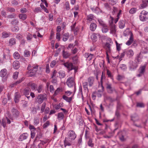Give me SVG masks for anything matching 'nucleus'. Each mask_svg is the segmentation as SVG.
<instances>
[{"label":"nucleus","mask_w":148,"mask_h":148,"mask_svg":"<svg viewBox=\"0 0 148 148\" xmlns=\"http://www.w3.org/2000/svg\"><path fill=\"white\" fill-rule=\"evenodd\" d=\"M68 137L71 140H74L76 137V135L75 132L73 130L69 131L67 134Z\"/></svg>","instance_id":"nucleus-5"},{"label":"nucleus","mask_w":148,"mask_h":148,"mask_svg":"<svg viewBox=\"0 0 148 148\" xmlns=\"http://www.w3.org/2000/svg\"><path fill=\"white\" fill-rule=\"evenodd\" d=\"M27 133H23L18 138V140L19 141H22L26 139L27 137Z\"/></svg>","instance_id":"nucleus-16"},{"label":"nucleus","mask_w":148,"mask_h":148,"mask_svg":"<svg viewBox=\"0 0 148 148\" xmlns=\"http://www.w3.org/2000/svg\"><path fill=\"white\" fill-rule=\"evenodd\" d=\"M23 108H25L28 106V102L25 101L23 100Z\"/></svg>","instance_id":"nucleus-63"},{"label":"nucleus","mask_w":148,"mask_h":148,"mask_svg":"<svg viewBox=\"0 0 148 148\" xmlns=\"http://www.w3.org/2000/svg\"><path fill=\"white\" fill-rule=\"evenodd\" d=\"M106 88L108 92L109 93H112L114 90V89L112 87V85L110 84H107Z\"/></svg>","instance_id":"nucleus-14"},{"label":"nucleus","mask_w":148,"mask_h":148,"mask_svg":"<svg viewBox=\"0 0 148 148\" xmlns=\"http://www.w3.org/2000/svg\"><path fill=\"white\" fill-rule=\"evenodd\" d=\"M110 33L112 34H115L116 31L115 25L113 24V22L112 21L111 23H110Z\"/></svg>","instance_id":"nucleus-10"},{"label":"nucleus","mask_w":148,"mask_h":148,"mask_svg":"<svg viewBox=\"0 0 148 148\" xmlns=\"http://www.w3.org/2000/svg\"><path fill=\"white\" fill-rule=\"evenodd\" d=\"M69 33H65L64 34L62 40L64 41H66L69 37Z\"/></svg>","instance_id":"nucleus-31"},{"label":"nucleus","mask_w":148,"mask_h":148,"mask_svg":"<svg viewBox=\"0 0 148 148\" xmlns=\"http://www.w3.org/2000/svg\"><path fill=\"white\" fill-rule=\"evenodd\" d=\"M90 8L93 12L96 13L99 12V9L98 7H92V6H91Z\"/></svg>","instance_id":"nucleus-32"},{"label":"nucleus","mask_w":148,"mask_h":148,"mask_svg":"<svg viewBox=\"0 0 148 148\" xmlns=\"http://www.w3.org/2000/svg\"><path fill=\"white\" fill-rule=\"evenodd\" d=\"M88 146L91 147H93L94 145V144L92 143V140L91 139H90L87 143Z\"/></svg>","instance_id":"nucleus-39"},{"label":"nucleus","mask_w":148,"mask_h":148,"mask_svg":"<svg viewBox=\"0 0 148 148\" xmlns=\"http://www.w3.org/2000/svg\"><path fill=\"white\" fill-rule=\"evenodd\" d=\"M19 21L17 19H14L11 22V23L13 25H18Z\"/></svg>","instance_id":"nucleus-38"},{"label":"nucleus","mask_w":148,"mask_h":148,"mask_svg":"<svg viewBox=\"0 0 148 148\" xmlns=\"http://www.w3.org/2000/svg\"><path fill=\"white\" fill-rule=\"evenodd\" d=\"M66 84L69 87H71L73 86L75 84L74 81V78L73 77H69L67 80Z\"/></svg>","instance_id":"nucleus-7"},{"label":"nucleus","mask_w":148,"mask_h":148,"mask_svg":"<svg viewBox=\"0 0 148 148\" xmlns=\"http://www.w3.org/2000/svg\"><path fill=\"white\" fill-rule=\"evenodd\" d=\"M131 120L134 122H135L138 119V117L136 114H134L132 115L131 116Z\"/></svg>","instance_id":"nucleus-24"},{"label":"nucleus","mask_w":148,"mask_h":148,"mask_svg":"<svg viewBox=\"0 0 148 148\" xmlns=\"http://www.w3.org/2000/svg\"><path fill=\"white\" fill-rule=\"evenodd\" d=\"M10 35V33H8L6 32H3L2 34V37L4 38L8 37Z\"/></svg>","instance_id":"nucleus-37"},{"label":"nucleus","mask_w":148,"mask_h":148,"mask_svg":"<svg viewBox=\"0 0 148 148\" xmlns=\"http://www.w3.org/2000/svg\"><path fill=\"white\" fill-rule=\"evenodd\" d=\"M140 21H146L148 19V12L145 10L142 11L139 16Z\"/></svg>","instance_id":"nucleus-4"},{"label":"nucleus","mask_w":148,"mask_h":148,"mask_svg":"<svg viewBox=\"0 0 148 148\" xmlns=\"http://www.w3.org/2000/svg\"><path fill=\"white\" fill-rule=\"evenodd\" d=\"M82 86L83 88L87 92H88V83L87 82H84L82 83Z\"/></svg>","instance_id":"nucleus-28"},{"label":"nucleus","mask_w":148,"mask_h":148,"mask_svg":"<svg viewBox=\"0 0 148 148\" xmlns=\"http://www.w3.org/2000/svg\"><path fill=\"white\" fill-rule=\"evenodd\" d=\"M125 52H124V50L123 51V52L122 53L120 56V58L119 59L120 60V61H121L122 60V58H124L125 55Z\"/></svg>","instance_id":"nucleus-62"},{"label":"nucleus","mask_w":148,"mask_h":148,"mask_svg":"<svg viewBox=\"0 0 148 148\" xmlns=\"http://www.w3.org/2000/svg\"><path fill=\"white\" fill-rule=\"evenodd\" d=\"M124 52H125L127 56L129 58L133 56L134 54L133 51L131 49L125 50H124Z\"/></svg>","instance_id":"nucleus-8"},{"label":"nucleus","mask_w":148,"mask_h":148,"mask_svg":"<svg viewBox=\"0 0 148 148\" xmlns=\"http://www.w3.org/2000/svg\"><path fill=\"white\" fill-rule=\"evenodd\" d=\"M86 19L87 22H90L94 20V16L92 14H89L87 16Z\"/></svg>","instance_id":"nucleus-15"},{"label":"nucleus","mask_w":148,"mask_h":148,"mask_svg":"<svg viewBox=\"0 0 148 148\" xmlns=\"http://www.w3.org/2000/svg\"><path fill=\"white\" fill-rule=\"evenodd\" d=\"M79 93L81 95L83 99V96L82 94V87L81 86L79 87Z\"/></svg>","instance_id":"nucleus-57"},{"label":"nucleus","mask_w":148,"mask_h":148,"mask_svg":"<svg viewBox=\"0 0 148 148\" xmlns=\"http://www.w3.org/2000/svg\"><path fill=\"white\" fill-rule=\"evenodd\" d=\"M29 86H30L31 88L33 90H35L37 87V85L34 83H29Z\"/></svg>","instance_id":"nucleus-40"},{"label":"nucleus","mask_w":148,"mask_h":148,"mask_svg":"<svg viewBox=\"0 0 148 148\" xmlns=\"http://www.w3.org/2000/svg\"><path fill=\"white\" fill-rule=\"evenodd\" d=\"M69 138L66 137L64 141V146L65 147L66 146H70L71 145V141Z\"/></svg>","instance_id":"nucleus-12"},{"label":"nucleus","mask_w":148,"mask_h":148,"mask_svg":"<svg viewBox=\"0 0 148 148\" xmlns=\"http://www.w3.org/2000/svg\"><path fill=\"white\" fill-rule=\"evenodd\" d=\"M18 17L20 19L23 20H25L26 19L27 16L26 14L22 13L19 14Z\"/></svg>","instance_id":"nucleus-26"},{"label":"nucleus","mask_w":148,"mask_h":148,"mask_svg":"<svg viewBox=\"0 0 148 148\" xmlns=\"http://www.w3.org/2000/svg\"><path fill=\"white\" fill-rule=\"evenodd\" d=\"M120 68L123 71H125L127 69V67L125 65L122 64L120 65Z\"/></svg>","instance_id":"nucleus-51"},{"label":"nucleus","mask_w":148,"mask_h":148,"mask_svg":"<svg viewBox=\"0 0 148 148\" xmlns=\"http://www.w3.org/2000/svg\"><path fill=\"white\" fill-rule=\"evenodd\" d=\"M145 66H141L139 69V72L141 73L144 74L145 72Z\"/></svg>","instance_id":"nucleus-36"},{"label":"nucleus","mask_w":148,"mask_h":148,"mask_svg":"<svg viewBox=\"0 0 148 148\" xmlns=\"http://www.w3.org/2000/svg\"><path fill=\"white\" fill-rule=\"evenodd\" d=\"M136 8H131L129 11V12L130 14H133L135 13L136 11Z\"/></svg>","instance_id":"nucleus-42"},{"label":"nucleus","mask_w":148,"mask_h":148,"mask_svg":"<svg viewBox=\"0 0 148 148\" xmlns=\"http://www.w3.org/2000/svg\"><path fill=\"white\" fill-rule=\"evenodd\" d=\"M20 95L16 92L15 94L14 101L16 103H18L19 101V99L20 97Z\"/></svg>","instance_id":"nucleus-29"},{"label":"nucleus","mask_w":148,"mask_h":148,"mask_svg":"<svg viewBox=\"0 0 148 148\" xmlns=\"http://www.w3.org/2000/svg\"><path fill=\"white\" fill-rule=\"evenodd\" d=\"M119 26L120 28L123 29L125 26V22L124 21L121 20L119 22Z\"/></svg>","instance_id":"nucleus-25"},{"label":"nucleus","mask_w":148,"mask_h":148,"mask_svg":"<svg viewBox=\"0 0 148 148\" xmlns=\"http://www.w3.org/2000/svg\"><path fill=\"white\" fill-rule=\"evenodd\" d=\"M59 77L60 78H64L66 76L65 72L63 71H60L59 72Z\"/></svg>","instance_id":"nucleus-30"},{"label":"nucleus","mask_w":148,"mask_h":148,"mask_svg":"<svg viewBox=\"0 0 148 148\" xmlns=\"http://www.w3.org/2000/svg\"><path fill=\"white\" fill-rule=\"evenodd\" d=\"M36 90L39 93L41 92L42 90V86L41 85H39L37 88Z\"/></svg>","instance_id":"nucleus-56"},{"label":"nucleus","mask_w":148,"mask_h":148,"mask_svg":"<svg viewBox=\"0 0 148 148\" xmlns=\"http://www.w3.org/2000/svg\"><path fill=\"white\" fill-rule=\"evenodd\" d=\"M11 115L12 116L10 119L13 120V119L16 118L19 116V112L16 108H12L11 110Z\"/></svg>","instance_id":"nucleus-2"},{"label":"nucleus","mask_w":148,"mask_h":148,"mask_svg":"<svg viewBox=\"0 0 148 148\" xmlns=\"http://www.w3.org/2000/svg\"><path fill=\"white\" fill-rule=\"evenodd\" d=\"M136 106L140 108L144 107L145 106L144 103L141 102H138L136 103Z\"/></svg>","instance_id":"nucleus-43"},{"label":"nucleus","mask_w":148,"mask_h":148,"mask_svg":"<svg viewBox=\"0 0 148 148\" xmlns=\"http://www.w3.org/2000/svg\"><path fill=\"white\" fill-rule=\"evenodd\" d=\"M45 106L46 103H44L42 104L40 112L41 113L43 112L45 107Z\"/></svg>","instance_id":"nucleus-44"},{"label":"nucleus","mask_w":148,"mask_h":148,"mask_svg":"<svg viewBox=\"0 0 148 148\" xmlns=\"http://www.w3.org/2000/svg\"><path fill=\"white\" fill-rule=\"evenodd\" d=\"M133 34L131 32L129 40H128L126 43V45H131L132 42L133 41Z\"/></svg>","instance_id":"nucleus-17"},{"label":"nucleus","mask_w":148,"mask_h":148,"mask_svg":"<svg viewBox=\"0 0 148 148\" xmlns=\"http://www.w3.org/2000/svg\"><path fill=\"white\" fill-rule=\"evenodd\" d=\"M32 38V36L31 34H27V39L28 40H30Z\"/></svg>","instance_id":"nucleus-64"},{"label":"nucleus","mask_w":148,"mask_h":148,"mask_svg":"<svg viewBox=\"0 0 148 148\" xmlns=\"http://www.w3.org/2000/svg\"><path fill=\"white\" fill-rule=\"evenodd\" d=\"M31 112L33 114H36L37 113V109L35 107L32 108L31 110Z\"/></svg>","instance_id":"nucleus-61"},{"label":"nucleus","mask_w":148,"mask_h":148,"mask_svg":"<svg viewBox=\"0 0 148 148\" xmlns=\"http://www.w3.org/2000/svg\"><path fill=\"white\" fill-rule=\"evenodd\" d=\"M13 56L16 59H18L20 58V56L17 52H15L13 54Z\"/></svg>","instance_id":"nucleus-41"},{"label":"nucleus","mask_w":148,"mask_h":148,"mask_svg":"<svg viewBox=\"0 0 148 148\" xmlns=\"http://www.w3.org/2000/svg\"><path fill=\"white\" fill-rule=\"evenodd\" d=\"M38 66L34 65L31 66V64L28 65L27 68V70H28L27 73L30 74V76H32L34 75L37 70H38Z\"/></svg>","instance_id":"nucleus-1"},{"label":"nucleus","mask_w":148,"mask_h":148,"mask_svg":"<svg viewBox=\"0 0 148 148\" xmlns=\"http://www.w3.org/2000/svg\"><path fill=\"white\" fill-rule=\"evenodd\" d=\"M31 92L30 89L27 88L24 90V94L25 96L29 95Z\"/></svg>","instance_id":"nucleus-35"},{"label":"nucleus","mask_w":148,"mask_h":148,"mask_svg":"<svg viewBox=\"0 0 148 148\" xmlns=\"http://www.w3.org/2000/svg\"><path fill=\"white\" fill-rule=\"evenodd\" d=\"M46 97L45 94L39 95L36 98V102L39 104H41L43 101L47 99Z\"/></svg>","instance_id":"nucleus-3"},{"label":"nucleus","mask_w":148,"mask_h":148,"mask_svg":"<svg viewBox=\"0 0 148 148\" xmlns=\"http://www.w3.org/2000/svg\"><path fill=\"white\" fill-rule=\"evenodd\" d=\"M63 64L65 67H66L69 70H71L73 69H74L75 72H76L75 68V66L73 65L72 63L67 62L63 63Z\"/></svg>","instance_id":"nucleus-6"},{"label":"nucleus","mask_w":148,"mask_h":148,"mask_svg":"<svg viewBox=\"0 0 148 148\" xmlns=\"http://www.w3.org/2000/svg\"><path fill=\"white\" fill-rule=\"evenodd\" d=\"M41 9L40 7H37L35 9L34 12L35 13H37L41 11Z\"/></svg>","instance_id":"nucleus-53"},{"label":"nucleus","mask_w":148,"mask_h":148,"mask_svg":"<svg viewBox=\"0 0 148 148\" xmlns=\"http://www.w3.org/2000/svg\"><path fill=\"white\" fill-rule=\"evenodd\" d=\"M16 14L15 13H13L11 14L8 15L7 16V18H15L16 17Z\"/></svg>","instance_id":"nucleus-50"},{"label":"nucleus","mask_w":148,"mask_h":148,"mask_svg":"<svg viewBox=\"0 0 148 148\" xmlns=\"http://www.w3.org/2000/svg\"><path fill=\"white\" fill-rule=\"evenodd\" d=\"M39 119L37 118H34V124L35 125H37L39 123Z\"/></svg>","instance_id":"nucleus-49"},{"label":"nucleus","mask_w":148,"mask_h":148,"mask_svg":"<svg viewBox=\"0 0 148 148\" xmlns=\"http://www.w3.org/2000/svg\"><path fill=\"white\" fill-rule=\"evenodd\" d=\"M97 37H100L99 34H93L91 36V38L94 41H96L97 39Z\"/></svg>","instance_id":"nucleus-21"},{"label":"nucleus","mask_w":148,"mask_h":148,"mask_svg":"<svg viewBox=\"0 0 148 148\" xmlns=\"http://www.w3.org/2000/svg\"><path fill=\"white\" fill-rule=\"evenodd\" d=\"M97 27V25L94 23H92L90 25V29L92 31H94Z\"/></svg>","instance_id":"nucleus-27"},{"label":"nucleus","mask_w":148,"mask_h":148,"mask_svg":"<svg viewBox=\"0 0 148 148\" xmlns=\"http://www.w3.org/2000/svg\"><path fill=\"white\" fill-rule=\"evenodd\" d=\"M65 5L66 10H69L70 9L69 4L68 2H66L65 3Z\"/></svg>","instance_id":"nucleus-58"},{"label":"nucleus","mask_w":148,"mask_h":148,"mask_svg":"<svg viewBox=\"0 0 148 148\" xmlns=\"http://www.w3.org/2000/svg\"><path fill=\"white\" fill-rule=\"evenodd\" d=\"M109 1L112 5H114L117 3V0H109Z\"/></svg>","instance_id":"nucleus-47"},{"label":"nucleus","mask_w":148,"mask_h":148,"mask_svg":"<svg viewBox=\"0 0 148 148\" xmlns=\"http://www.w3.org/2000/svg\"><path fill=\"white\" fill-rule=\"evenodd\" d=\"M106 27H106H103L102 29L103 32L106 33L108 32V29Z\"/></svg>","instance_id":"nucleus-60"},{"label":"nucleus","mask_w":148,"mask_h":148,"mask_svg":"<svg viewBox=\"0 0 148 148\" xmlns=\"http://www.w3.org/2000/svg\"><path fill=\"white\" fill-rule=\"evenodd\" d=\"M115 43L116 47V50L118 51H120L121 49L120 44H119L116 41L115 42Z\"/></svg>","instance_id":"nucleus-52"},{"label":"nucleus","mask_w":148,"mask_h":148,"mask_svg":"<svg viewBox=\"0 0 148 148\" xmlns=\"http://www.w3.org/2000/svg\"><path fill=\"white\" fill-rule=\"evenodd\" d=\"M130 66V68L131 69H136L138 66V65L136 62L130 61L129 63Z\"/></svg>","instance_id":"nucleus-13"},{"label":"nucleus","mask_w":148,"mask_h":148,"mask_svg":"<svg viewBox=\"0 0 148 148\" xmlns=\"http://www.w3.org/2000/svg\"><path fill=\"white\" fill-rule=\"evenodd\" d=\"M105 78V75L103 74V72H102V75L101 77V84L99 85V87H100L101 88V90H99L98 91L100 92L101 91H103V85L102 84V79L103 78Z\"/></svg>","instance_id":"nucleus-11"},{"label":"nucleus","mask_w":148,"mask_h":148,"mask_svg":"<svg viewBox=\"0 0 148 148\" xmlns=\"http://www.w3.org/2000/svg\"><path fill=\"white\" fill-rule=\"evenodd\" d=\"M64 115L62 112L58 113L57 115V119L59 121L62 120L64 118Z\"/></svg>","instance_id":"nucleus-23"},{"label":"nucleus","mask_w":148,"mask_h":148,"mask_svg":"<svg viewBox=\"0 0 148 148\" xmlns=\"http://www.w3.org/2000/svg\"><path fill=\"white\" fill-rule=\"evenodd\" d=\"M30 55V52L28 50H25L24 52V56L25 57H28Z\"/></svg>","instance_id":"nucleus-45"},{"label":"nucleus","mask_w":148,"mask_h":148,"mask_svg":"<svg viewBox=\"0 0 148 148\" xmlns=\"http://www.w3.org/2000/svg\"><path fill=\"white\" fill-rule=\"evenodd\" d=\"M7 73V71L6 69H3L1 70L0 72V75L1 77H6Z\"/></svg>","instance_id":"nucleus-18"},{"label":"nucleus","mask_w":148,"mask_h":148,"mask_svg":"<svg viewBox=\"0 0 148 148\" xmlns=\"http://www.w3.org/2000/svg\"><path fill=\"white\" fill-rule=\"evenodd\" d=\"M73 96L70 97H68L65 95H64L62 96L63 99L65 100L66 101L69 103H70L73 99Z\"/></svg>","instance_id":"nucleus-22"},{"label":"nucleus","mask_w":148,"mask_h":148,"mask_svg":"<svg viewBox=\"0 0 148 148\" xmlns=\"http://www.w3.org/2000/svg\"><path fill=\"white\" fill-rule=\"evenodd\" d=\"M13 66L15 69H18L20 66L19 62L17 60L14 62L13 63Z\"/></svg>","instance_id":"nucleus-19"},{"label":"nucleus","mask_w":148,"mask_h":148,"mask_svg":"<svg viewBox=\"0 0 148 148\" xmlns=\"http://www.w3.org/2000/svg\"><path fill=\"white\" fill-rule=\"evenodd\" d=\"M63 57L65 58H67L70 55V54L67 51H65L64 50L63 51L62 53Z\"/></svg>","instance_id":"nucleus-34"},{"label":"nucleus","mask_w":148,"mask_h":148,"mask_svg":"<svg viewBox=\"0 0 148 148\" xmlns=\"http://www.w3.org/2000/svg\"><path fill=\"white\" fill-rule=\"evenodd\" d=\"M16 40L14 38H11L9 41V45L10 46H12L15 44Z\"/></svg>","instance_id":"nucleus-20"},{"label":"nucleus","mask_w":148,"mask_h":148,"mask_svg":"<svg viewBox=\"0 0 148 148\" xmlns=\"http://www.w3.org/2000/svg\"><path fill=\"white\" fill-rule=\"evenodd\" d=\"M88 81L90 86H91L93 83L94 79L92 77H89L88 79Z\"/></svg>","instance_id":"nucleus-33"},{"label":"nucleus","mask_w":148,"mask_h":148,"mask_svg":"<svg viewBox=\"0 0 148 148\" xmlns=\"http://www.w3.org/2000/svg\"><path fill=\"white\" fill-rule=\"evenodd\" d=\"M98 21L99 24L103 27H106V24L104 23V22L101 19L98 20Z\"/></svg>","instance_id":"nucleus-54"},{"label":"nucleus","mask_w":148,"mask_h":148,"mask_svg":"<svg viewBox=\"0 0 148 148\" xmlns=\"http://www.w3.org/2000/svg\"><path fill=\"white\" fill-rule=\"evenodd\" d=\"M107 74L108 77H110L111 79H112V76L110 71L108 69L107 70Z\"/></svg>","instance_id":"nucleus-48"},{"label":"nucleus","mask_w":148,"mask_h":148,"mask_svg":"<svg viewBox=\"0 0 148 148\" xmlns=\"http://www.w3.org/2000/svg\"><path fill=\"white\" fill-rule=\"evenodd\" d=\"M124 78V77L120 75H118L117 76V79L119 80L120 81L123 79Z\"/></svg>","instance_id":"nucleus-59"},{"label":"nucleus","mask_w":148,"mask_h":148,"mask_svg":"<svg viewBox=\"0 0 148 148\" xmlns=\"http://www.w3.org/2000/svg\"><path fill=\"white\" fill-rule=\"evenodd\" d=\"M7 10L10 12H14L15 11V9L12 8H8Z\"/></svg>","instance_id":"nucleus-55"},{"label":"nucleus","mask_w":148,"mask_h":148,"mask_svg":"<svg viewBox=\"0 0 148 148\" xmlns=\"http://www.w3.org/2000/svg\"><path fill=\"white\" fill-rule=\"evenodd\" d=\"M19 30V27L17 26H16L12 29V32H17Z\"/></svg>","instance_id":"nucleus-46"},{"label":"nucleus","mask_w":148,"mask_h":148,"mask_svg":"<svg viewBox=\"0 0 148 148\" xmlns=\"http://www.w3.org/2000/svg\"><path fill=\"white\" fill-rule=\"evenodd\" d=\"M112 45L109 42H106L105 45V48L106 50V54L110 53L111 51V46Z\"/></svg>","instance_id":"nucleus-9"}]
</instances>
